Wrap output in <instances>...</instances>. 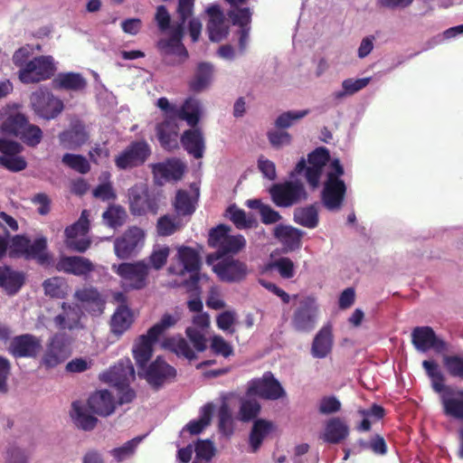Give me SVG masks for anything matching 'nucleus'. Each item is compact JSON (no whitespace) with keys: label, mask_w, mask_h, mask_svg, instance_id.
<instances>
[{"label":"nucleus","mask_w":463,"mask_h":463,"mask_svg":"<svg viewBox=\"0 0 463 463\" xmlns=\"http://www.w3.org/2000/svg\"><path fill=\"white\" fill-rule=\"evenodd\" d=\"M112 270L120 278L127 290H141L148 285L149 265L145 260L113 265Z\"/></svg>","instance_id":"1"},{"label":"nucleus","mask_w":463,"mask_h":463,"mask_svg":"<svg viewBox=\"0 0 463 463\" xmlns=\"http://www.w3.org/2000/svg\"><path fill=\"white\" fill-rule=\"evenodd\" d=\"M71 354V338L65 333H56L46 344L40 364L52 369L65 362Z\"/></svg>","instance_id":"2"},{"label":"nucleus","mask_w":463,"mask_h":463,"mask_svg":"<svg viewBox=\"0 0 463 463\" xmlns=\"http://www.w3.org/2000/svg\"><path fill=\"white\" fill-rule=\"evenodd\" d=\"M273 203L288 208L307 199L305 186L299 181H285L273 184L269 189Z\"/></svg>","instance_id":"3"},{"label":"nucleus","mask_w":463,"mask_h":463,"mask_svg":"<svg viewBox=\"0 0 463 463\" xmlns=\"http://www.w3.org/2000/svg\"><path fill=\"white\" fill-rule=\"evenodd\" d=\"M56 71L53 58L42 55L29 61L19 70V80L25 84L37 83L51 79Z\"/></svg>","instance_id":"4"},{"label":"nucleus","mask_w":463,"mask_h":463,"mask_svg":"<svg viewBox=\"0 0 463 463\" xmlns=\"http://www.w3.org/2000/svg\"><path fill=\"white\" fill-rule=\"evenodd\" d=\"M30 103L33 112L47 120L57 118L64 109L61 99L55 97L48 89L43 88L32 93Z\"/></svg>","instance_id":"5"},{"label":"nucleus","mask_w":463,"mask_h":463,"mask_svg":"<svg viewBox=\"0 0 463 463\" xmlns=\"http://www.w3.org/2000/svg\"><path fill=\"white\" fill-rule=\"evenodd\" d=\"M156 106L164 112H170L177 119L185 120L187 125L194 128L200 121V101L194 98H187L183 105L178 108L171 104L165 97L159 98Z\"/></svg>","instance_id":"6"},{"label":"nucleus","mask_w":463,"mask_h":463,"mask_svg":"<svg viewBox=\"0 0 463 463\" xmlns=\"http://www.w3.org/2000/svg\"><path fill=\"white\" fill-rule=\"evenodd\" d=\"M151 155V147L146 140L131 142L115 157V165L119 170L132 169L145 164Z\"/></svg>","instance_id":"7"},{"label":"nucleus","mask_w":463,"mask_h":463,"mask_svg":"<svg viewBox=\"0 0 463 463\" xmlns=\"http://www.w3.org/2000/svg\"><path fill=\"white\" fill-rule=\"evenodd\" d=\"M318 307L312 297L304 298L294 310L291 326L297 332H311L317 325Z\"/></svg>","instance_id":"8"},{"label":"nucleus","mask_w":463,"mask_h":463,"mask_svg":"<svg viewBox=\"0 0 463 463\" xmlns=\"http://www.w3.org/2000/svg\"><path fill=\"white\" fill-rule=\"evenodd\" d=\"M247 394L275 401L283 398L286 392L272 373L266 372L261 378L253 379L249 383Z\"/></svg>","instance_id":"9"},{"label":"nucleus","mask_w":463,"mask_h":463,"mask_svg":"<svg viewBox=\"0 0 463 463\" xmlns=\"http://www.w3.org/2000/svg\"><path fill=\"white\" fill-rule=\"evenodd\" d=\"M43 351V340L33 334H22L13 337L8 352L14 358L35 359Z\"/></svg>","instance_id":"10"},{"label":"nucleus","mask_w":463,"mask_h":463,"mask_svg":"<svg viewBox=\"0 0 463 463\" xmlns=\"http://www.w3.org/2000/svg\"><path fill=\"white\" fill-rule=\"evenodd\" d=\"M19 105L7 104L0 109V134L17 137L28 118L19 111Z\"/></svg>","instance_id":"11"},{"label":"nucleus","mask_w":463,"mask_h":463,"mask_svg":"<svg viewBox=\"0 0 463 463\" xmlns=\"http://www.w3.org/2000/svg\"><path fill=\"white\" fill-rule=\"evenodd\" d=\"M178 119L170 112H164V119L156 125L155 130L161 147L168 152L179 147Z\"/></svg>","instance_id":"12"},{"label":"nucleus","mask_w":463,"mask_h":463,"mask_svg":"<svg viewBox=\"0 0 463 463\" xmlns=\"http://www.w3.org/2000/svg\"><path fill=\"white\" fill-rule=\"evenodd\" d=\"M213 270L222 281L228 283L241 282L249 274V269L245 262L228 257L219 260L213 265Z\"/></svg>","instance_id":"13"},{"label":"nucleus","mask_w":463,"mask_h":463,"mask_svg":"<svg viewBox=\"0 0 463 463\" xmlns=\"http://www.w3.org/2000/svg\"><path fill=\"white\" fill-rule=\"evenodd\" d=\"M73 297L90 316L99 317L104 312L106 299L97 288L84 286L76 289Z\"/></svg>","instance_id":"14"},{"label":"nucleus","mask_w":463,"mask_h":463,"mask_svg":"<svg viewBox=\"0 0 463 463\" xmlns=\"http://www.w3.org/2000/svg\"><path fill=\"white\" fill-rule=\"evenodd\" d=\"M346 184L344 180H335L330 177L324 183L321 192V201L328 211H338L341 209L346 194Z\"/></svg>","instance_id":"15"},{"label":"nucleus","mask_w":463,"mask_h":463,"mask_svg":"<svg viewBox=\"0 0 463 463\" xmlns=\"http://www.w3.org/2000/svg\"><path fill=\"white\" fill-rule=\"evenodd\" d=\"M411 342L414 347L420 352L434 349L439 353L446 349L445 341L438 337L432 327L428 326L415 327L411 333Z\"/></svg>","instance_id":"16"},{"label":"nucleus","mask_w":463,"mask_h":463,"mask_svg":"<svg viewBox=\"0 0 463 463\" xmlns=\"http://www.w3.org/2000/svg\"><path fill=\"white\" fill-rule=\"evenodd\" d=\"M145 234L142 229L133 226L128 229L121 237L114 241V250L120 260L131 257L138 244L144 240Z\"/></svg>","instance_id":"17"},{"label":"nucleus","mask_w":463,"mask_h":463,"mask_svg":"<svg viewBox=\"0 0 463 463\" xmlns=\"http://www.w3.org/2000/svg\"><path fill=\"white\" fill-rule=\"evenodd\" d=\"M135 379V369L129 358L120 359L102 375V380L114 387L129 385Z\"/></svg>","instance_id":"18"},{"label":"nucleus","mask_w":463,"mask_h":463,"mask_svg":"<svg viewBox=\"0 0 463 463\" xmlns=\"http://www.w3.org/2000/svg\"><path fill=\"white\" fill-rule=\"evenodd\" d=\"M176 370L161 357L152 362L145 372V378L154 388H160L165 382L174 380Z\"/></svg>","instance_id":"19"},{"label":"nucleus","mask_w":463,"mask_h":463,"mask_svg":"<svg viewBox=\"0 0 463 463\" xmlns=\"http://www.w3.org/2000/svg\"><path fill=\"white\" fill-rule=\"evenodd\" d=\"M55 269L67 274L86 277L95 270V265L85 257L62 256L56 262Z\"/></svg>","instance_id":"20"},{"label":"nucleus","mask_w":463,"mask_h":463,"mask_svg":"<svg viewBox=\"0 0 463 463\" xmlns=\"http://www.w3.org/2000/svg\"><path fill=\"white\" fill-rule=\"evenodd\" d=\"M89 409L101 417H108L115 411L116 403L113 395L108 390L93 392L87 402Z\"/></svg>","instance_id":"21"},{"label":"nucleus","mask_w":463,"mask_h":463,"mask_svg":"<svg viewBox=\"0 0 463 463\" xmlns=\"http://www.w3.org/2000/svg\"><path fill=\"white\" fill-rule=\"evenodd\" d=\"M180 141L184 150L194 158L200 159L203 156L205 144L200 128L194 127L184 130L181 135Z\"/></svg>","instance_id":"22"},{"label":"nucleus","mask_w":463,"mask_h":463,"mask_svg":"<svg viewBox=\"0 0 463 463\" xmlns=\"http://www.w3.org/2000/svg\"><path fill=\"white\" fill-rule=\"evenodd\" d=\"M151 168L156 178L177 181L183 177L185 166L179 159L171 158L165 162L153 164Z\"/></svg>","instance_id":"23"},{"label":"nucleus","mask_w":463,"mask_h":463,"mask_svg":"<svg viewBox=\"0 0 463 463\" xmlns=\"http://www.w3.org/2000/svg\"><path fill=\"white\" fill-rule=\"evenodd\" d=\"M440 403L446 416L463 420V389L454 387L442 395Z\"/></svg>","instance_id":"24"},{"label":"nucleus","mask_w":463,"mask_h":463,"mask_svg":"<svg viewBox=\"0 0 463 463\" xmlns=\"http://www.w3.org/2000/svg\"><path fill=\"white\" fill-rule=\"evenodd\" d=\"M129 203L130 212L134 215L141 216L146 213L156 214L158 211L156 198L149 195L147 193L139 194L136 191H131Z\"/></svg>","instance_id":"25"},{"label":"nucleus","mask_w":463,"mask_h":463,"mask_svg":"<svg viewBox=\"0 0 463 463\" xmlns=\"http://www.w3.org/2000/svg\"><path fill=\"white\" fill-rule=\"evenodd\" d=\"M207 12L210 16L207 24L209 38L213 42H221L228 34V26L225 24L223 13L218 6H211Z\"/></svg>","instance_id":"26"},{"label":"nucleus","mask_w":463,"mask_h":463,"mask_svg":"<svg viewBox=\"0 0 463 463\" xmlns=\"http://www.w3.org/2000/svg\"><path fill=\"white\" fill-rule=\"evenodd\" d=\"M58 90L81 91L87 87L86 79L79 72H61L52 81Z\"/></svg>","instance_id":"27"},{"label":"nucleus","mask_w":463,"mask_h":463,"mask_svg":"<svg viewBox=\"0 0 463 463\" xmlns=\"http://www.w3.org/2000/svg\"><path fill=\"white\" fill-rule=\"evenodd\" d=\"M25 282L23 272L15 271L10 267L0 268V288H4L8 296L16 295Z\"/></svg>","instance_id":"28"},{"label":"nucleus","mask_w":463,"mask_h":463,"mask_svg":"<svg viewBox=\"0 0 463 463\" xmlns=\"http://www.w3.org/2000/svg\"><path fill=\"white\" fill-rule=\"evenodd\" d=\"M332 346V328L330 326H325L318 331L313 340L311 354L316 358H325L331 353Z\"/></svg>","instance_id":"29"},{"label":"nucleus","mask_w":463,"mask_h":463,"mask_svg":"<svg viewBox=\"0 0 463 463\" xmlns=\"http://www.w3.org/2000/svg\"><path fill=\"white\" fill-rule=\"evenodd\" d=\"M246 245L245 238L239 235H231L228 240L215 252L207 256V263L213 264L214 261L223 259L228 254H237Z\"/></svg>","instance_id":"30"},{"label":"nucleus","mask_w":463,"mask_h":463,"mask_svg":"<svg viewBox=\"0 0 463 463\" xmlns=\"http://www.w3.org/2000/svg\"><path fill=\"white\" fill-rule=\"evenodd\" d=\"M60 141L64 147L75 149L89 139V134L81 124H75L70 129L60 134Z\"/></svg>","instance_id":"31"},{"label":"nucleus","mask_w":463,"mask_h":463,"mask_svg":"<svg viewBox=\"0 0 463 463\" xmlns=\"http://www.w3.org/2000/svg\"><path fill=\"white\" fill-rule=\"evenodd\" d=\"M62 313L57 315L53 321L60 329L72 330L80 326V311L67 303H62Z\"/></svg>","instance_id":"32"},{"label":"nucleus","mask_w":463,"mask_h":463,"mask_svg":"<svg viewBox=\"0 0 463 463\" xmlns=\"http://www.w3.org/2000/svg\"><path fill=\"white\" fill-rule=\"evenodd\" d=\"M348 434V426L340 418H331L326 421L323 439L327 443L338 444Z\"/></svg>","instance_id":"33"},{"label":"nucleus","mask_w":463,"mask_h":463,"mask_svg":"<svg viewBox=\"0 0 463 463\" xmlns=\"http://www.w3.org/2000/svg\"><path fill=\"white\" fill-rule=\"evenodd\" d=\"M133 323V314L127 305H119L110 320V330L114 335H121Z\"/></svg>","instance_id":"34"},{"label":"nucleus","mask_w":463,"mask_h":463,"mask_svg":"<svg viewBox=\"0 0 463 463\" xmlns=\"http://www.w3.org/2000/svg\"><path fill=\"white\" fill-rule=\"evenodd\" d=\"M213 67L209 62H200L197 65L193 79L189 81V88L194 92H201L206 89L212 80Z\"/></svg>","instance_id":"35"},{"label":"nucleus","mask_w":463,"mask_h":463,"mask_svg":"<svg viewBox=\"0 0 463 463\" xmlns=\"http://www.w3.org/2000/svg\"><path fill=\"white\" fill-rule=\"evenodd\" d=\"M71 416L76 426L86 431L92 430L98 423V419L87 412L84 404L80 401L72 402Z\"/></svg>","instance_id":"36"},{"label":"nucleus","mask_w":463,"mask_h":463,"mask_svg":"<svg viewBox=\"0 0 463 463\" xmlns=\"http://www.w3.org/2000/svg\"><path fill=\"white\" fill-rule=\"evenodd\" d=\"M155 343L156 341L148 337L147 334L139 336L138 343L133 349V356L140 369H144L152 357Z\"/></svg>","instance_id":"37"},{"label":"nucleus","mask_w":463,"mask_h":463,"mask_svg":"<svg viewBox=\"0 0 463 463\" xmlns=\"http://www.w3.org/2000/svg\"><path fill=\"white\" fill-rule=\"evenodd\" d=\"M180 319L181 314L179 312L173 314L165 313L160 320L147 330L146 334L148 337H151L156 342L160 336L164 335L169 329L175 327Z\"/></svg>","instance_id":"38"},{"label":"nucleus","mask_w":463,"mask_h":463,"mask_svg":"<svg viewBox=\"0 0 463 463\" xmlns=\"http://www.w3.org/2000/svg\"><path fill=\"white\" fill-rule=\"evenodd\" d=\"M162 346L175 353L177 356H183L189 361L196 359V354L190 347L188 342L181 336L165 338Z\"/></svg>","instance_id":"39"},{"label":"nucleus","mask_w":463,"mask_h":463,"mask_svg":"<svg viewBox=\"0 0 463 463\" xmlns=\"http://www.w3.org/2000/svg\"><path fill=\"white\" fill-rule=\"evenodd\" d=\"M273 427L271 421L263 419H259L254 421L249 439L253 452H256L260 449L264 438L272 430Z\"/></svg>","instance_id":"40"},{"label":"nucleus","mask_w":463,"mask_h":463,"mask_svg":"<svg viewBox=\"0 0 463 463\" xmlns=\"http://www.w3.org/2000/svg\"><path fill=\"white\" fill-rule=\"evenodd\" d=\"M177 259L187 272L199 271L201 258L197 250L188 246H181L177 250Z\"/></svg>","instance_id":"41"},{"label":"nucleus","mask_w":463,"mask_h":463,"mask_svg":"<svg viewBox=\"0 0 463 463\" xmlns=\"http://www.w3.org/2000/svg\"><path fill=\"white\" fill-rule=\"evenodd\" d=\"M294 222L303 227L314 229L318 225V212L315 204L296 208Z\"/></svg>","instance_id":"42"},{"label":"nucleus","mask_w":463,"mask_h":463,"mask_svg":"<svg viewBox=\"0 0 463 463\" xmlns=\"http://www.w3.org/2000/svg\"><path fill=\"white\" fill-rule=\"evenodd\" d=\"M214 411V405L212 402L206 403L200 411V418L189 421L184 430L191 435L200 434L207 426L210 425Z\"/></svg>","instance_id":"43"},{"label":"nucleus","mask_w":463,"mask_h":463,"mask_svg":"<svg viewBox=\"0 0 463 463\" xmlns=\"http://www.w3.org/2000/svg\"><path fill=\"white\" fill-rule=\"evenodd\" d=\"M274 234L290 250L298 249L301 245L303 232L297 228L279 225L275 228Z\"/></svg>","instance_id":"44"},{"label":"nucleus","mask_w":463,"mask_h":463,"mask_svg":"<svg viewBox=\"0 0 463 463\" xmlns=\"http://www.w3.org/2000/svg\"><path fill=\"white\" fill-rule=\"evenodd\" d=\"M26 259L36 260L41 265H46L50 263L51 256L47 252V240L42 236L36 238L33 241H30V246L28 247Z\"/></svg>","instance_id":"45"},{"label":"nucleus","mask_w":463,"mask_h":463,"mask_svg":"<svg viewBox=\"0 0 463 463\" xmlns=\"http://www.w3.org/2000/svg\"><path fill=\"white\" fill-rule=\"evenodd\" d=\"M157 48L163 55L178 56L181 62L188 58V52L183 43H177L171 38L159 40Z\"/></svg>","instance_id":"46"},{"label":"nucleus","mask_w":463,"mask_h":463,"mask_svg":"<svg viewBox=\"0 0 463 463\" xmlns=\"http://www.w3.org/2000/svg\"><path fill=\"white\" fill-rule=\"evenodd\" d=\"M23 128L22 133L18 135L17 137L24 144L31 147H35L41 143L43 133L40 127L31 124L28 119L26 125Z\"/></svg>","instance_id":"47"},{"label":"nucleus","mask_w":463,"mask_h":463,"mask_svg":"<svg viewBox=\"0 0 463 463\" xmlns=\"http://www.w3.org/2000/svg\"><path fill=\"white\" fill-rule=\"evenodd\" d=\"M218 420L219 431L227 437L232 435L234 430L232 415L230 407L225 401L222 402L219 408Z\"/></svg>","instance_id":"48"},{"label":"nucleus","mask_w":463,"mask_h":463,"mask_svg":"<svg viewBox=\"0 0 463 463\" xmlns=\"http://www.w3.org/2000/svg\"><path fill=\"white\" fill-rule=\"evenodd\" d=\"M89 213L87 210H83L79 220L73 224L66 227L64 234L66 239H73L79 236H86L90 230Z\"/></svg>","instance_id":"49"},{"label":"nucleus","mask_w":463,"mask_h":463,"mask_svg":"<svg viewBox=\"0 0 463 463\" xmlns=\"http://www.w3.org/2000/svg\"><path fill=\"white\" fill-rule=\"evenodd\" d=\"M182 223L177 216L168 214L161 216L156 222V231L160 236H170L180 230Z\"/></svg>","instance_id":"50"},{"label":"nucleus","mask_w":463,"mask_h":463,"mask_svg":"<svg viewBox=\"0 0 463 463\" xmlns=\"http://www.w3.org/2000/svg\"><path fill=\"white\" fill-rule=\"evenodd\" d=\"M143 439L144 436L136 437L125 442L121 447L111 449L109 453L118 462H121L134 455L137 447Z\"/></svg>","instance_id":"51"},{"label":"nucleus","mask_w":463,"mask_h":463,"mask_svg":"<svg viewBox=\"0 0 463 463\" xmlns=\"http://www.w3.org/2000/svg\"><path fill=\"white\" fill-rule=\"evenodd\" d=\"M195 458L193 463H210L215 454L213 443L209 439L198 440L194 448Z\"/></svg>","instance_id":"52"},{"label":"nucleus","mask_w":463,"mask_h":463,"mask_svg":"<svg viewBox=\"0 0 463 463\" xmlns=\"http://www.w3.org/2000/svg\"><path fill=\"white\" fill-rule=\"evenodd\" d=\"M370 82V78H363V79H346L342 82L343 90L335 92V99H342L345 96H351L356 93L357 91L365 88Z\"/></svg>","instance_id":"53"},{"label":"nucleus","mask_w":463,"mask_h":463,"mask_svg":"<svg viewBox=\"0 0 463 463\" xmlns=\"http://www.w3.org/2000/svg\"><path fill=\"white\" fill-rule=\"evenodd\" d=\"M231 227L225 224H219L209 232L208 245L216 250L223 245V243L231 236Z\"/></svg>","instance_id":"54"},{"label":"nucleus","mask_w":463,"mask_h":463,"mask_svg":"<svg viewBox=\"0 0 463 463\" xmlns=\"http://www.w3.org/2000/svg\"><path fill=\"white\" fill-rule=\"evenodd\" d=\"M61 162L70 168L77 171L80 174H87L90 170V165L88 160L81 155L64 154Z\"/></svg>","instance_id":"55"},{"label":"nucleus","mask_w":463,"mask_h":463,"mask_svg":"<svg viewBox=\"0 0 463 463\" xmlns=\"http://www.w3.org/2000/svg\"><path fill=\"white\" fill-rule=\"evenodd\" d=\"M174 205L176 213L183 216L191 215L195 211V206L194 205L189 194L184 190H179L176 193Z\"/></svg>","instance_id":"56"},{"label":"nucleus","mask_w":463,"mask_h":463,"mask_svg":"<svg viewBox=\"0 0 463 463\" xmlns=\"http://www.w3.org/2000/svg\"><path fill=\"white\" fill-rule=\"evenodd\" d=\"M260 404L256 400H242L239 411V419L243 422H249L259 415Z\"/></svg>","instance_id":"57"},{"label":"nucleus","mask_w":463,"mask_h":463,"mask_svg":"<svg viewBox=\"0 0 463 463\" xmlns=\"http://www.w3.org/2000/svg\"><path fill=\"white\" fill-rule=\"evenodd\" d=\"M102 217L110 227L118 228L124 224L127 213L120 206H110L103 213Z\"/></svg>","instance_id":"58"},{"label":"nucleus","mask_w":463,"mask_h":463,"mask_svg":"<svg viewBox=\"0 0 463 463\" xmlns=\"http://www.w3.org/2000/svg\"><path fill=\"white\" fill-rule=\"evenodd\" d=\"M309 114L308 109L304 110H298V111H286L282 114H280L276 121L275 126L278 128H288L291 127L295 121L299 120L303 118H305L307 115Z\"/></svg>","instance_id":"59"},{"label":"nucleus","mask_w":463,"mask_h":463,"mask_svg":"<svg viewBox=\"0 0 463 463\" xmlns=\"http://www.w3.org/2000/svg\"><path fill=\"white\" fill-rule=\"evenodd\" d=\"M341 408V402L334 395L322 397L318 403V412L322 415L336 413Z\"/></svg>","instance_id":"60"},{"label":"nucleus","mask_w":463,"mask_h":463,"mask_svg":"<svg viewBox=\"0 0 463 463\" xmlns=\"http://www.w3.org/2000/svg\"><path fill=\"white\" fill-rule=\"evenodd\" d=\"M443 362L451 376L463 379V356L448 355L444 357Z\"/></svg>","instance_id":"61"},{"label":"nucleus","mask_w":463,"mask_h":463,"mask_svg":"<svg viewBox=\"0 0 463 463\" xmlns=\"http://www.w3.org/2000/svg\"><path fill=\"white\" fill-rule=\"evenodd\" d=\"M169 253L170 249L168 246H163L157 250H154L149 256L147 264L156 270L161 269L165 265Z\"/></svg>","instance_id":"62"},{"label":"nucleus","mask_w":463,"mask_h":463,"mask_svg":"<svg viewBox=\"0 0 463 463\" xmlns=\"http://www.w3.org/2000/svg\"><path fill=\"white\" fill-rule=\"evenodd\" d=\"M44 292L52 298H62L65 296L64 283L58 278L46 279L43 284Z\"/></svg>","instance_id":"63"},{"label":"nucleus","mask_w":463,"mask_h":463,"mask_svg":"<svg viewBox=\"0 0 463 463\" xmlns=\"http://www.w3.org/2000/svg\"><path fill=\"white\" fill-rule=\"evenodd\" d=\"M227 212L230 214V220L238 229L251 227V221L247 219L244 210L232 205L228 207Z\"/></svg>","instance_id":"64"}]
</instances>
